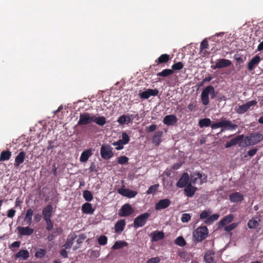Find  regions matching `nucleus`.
<instances>
[{"instance_id": "nucleus-55", "label": "nucleus", "mask_w": 263, "mask_h": 263, "mask_svg": "<svg viewBox=\"0 0 263 263\" xmlns=\"http://www.w3.org/2000/svg\"><path fill=\"white\" fill-rule=\"evenodd\" d=\"M237 226L236 223H232L231 224L225 227L224 230L226 232H230L234 230Z\"/></svg>"}, {"instance_id": "nucleus-28", "label": "nucleus", "mask_w": 263, "mask_h": 263, "mask_svg": "<svg viewBox=\"0 0 263 263\" xmlns=\"http://www.w3.org/2000/svg\"><path fill=\"white\" fill-rule=\"evenodd\" d=\"M243 137V135H239L234 138H233L229 141L227 142L226 144H225V147L226 148H229L232 146L236 145L237 144L238 142L242 140V138Z\"/></svg>"}, {"instance_id": "nucleus-17", "label": "nucleus", "mask_w": 263, "mask_h": 263, "mask_svg": "<svg viewBox=\"0 0 263 263\" xmlns=\"http://www.w3.org/2000/svg\"><path fill=\"white\" fill-rule=\"evenodd\" d=\"M163 135V132L158 130L155 133L154 136L152 138V142L155 146H158L162 142L161 137Z\"/></svg>"}, {"instance_id": "nucleus-46", "label": "nucleus", "mask_w": 263, "mask_h": 263, "mask_svg": "<svg viewBox=\"0 0 263 263\" xmlns=\"http://www.w3.org/2000/svg\"><path fill=\"white\" fill-rule=\"evenodd\" d=\"M46 251L43 249H39L37 251H36L35 253V256L36 258H43L46 254Z\"/></svg>"}, {"instance_id": "nucleus-1", "label": "nucleus", "mask_w": 263, "mask_h": 263, "mask_svg": "<svg viewBox=\"0 0 263 263\" xmlns=\"http://www.w3.org/2000/svg\"><path fill=\"white\" fill-rule=\"evenodd\" d=\"M215 89L213 86L209 85L205 87L202 91L201 94V100L203 105H207L209 103V95L211 99L215 97Z\"/></svg>"}, {"instance_id": "nucleus-35", "label": "nucleus", "mask_w": 263, "mask_h": 263, "mask_svg": "<svg viewBox=\"0 0 263 263\" xmlns=\"http://www.w3.org/2000/svg\"><path fill=\"white\" fill-rule=\"evenodd\" d=\"M234 217L233 215L230 214L227 216H226L224 218H223L222 219H221L219 222V226H223L226 225V224H228L229 223L231 222L233 220Z\"/></svg>"}, {"instance_id": "nucleus-10", "label": "nucleus", "mask_w": 263, "mask_h": 263, "mask_svg": "<svg viewBox=\"0 0 263 263\" xmlns=\"http://www.w3.org/2000/svg\"><path fill=\"white\" fill-rule=\"evenodd\" d=\"M232 62L230 60L226 59H220L217 60L215 65L211 66V68L215 70L226 68L230 66Z\"/></svg>"}, {"instance_id": "nucleus-43", "label": "nucleus", "mask_w": 263, "mask_h": 263, "mask_svg": "<svg viewBox=\"0 0 263 263\" xmlns=\"http://www.w3.org/2000/svg\"><path fill=\"white\" fill-rule=\"evenodd\" d=\"M159 186V184H156L151 186L146 191L147 194H155Z\"/></svg>"}, {"instance_id": "nucleus-2", "label": "nucleus", "mask_w": 263, "mask_h": 263, "mask_svg": "<svg viewBox=\"0 0 263 263\" xmlns=\"http://www.w3.org/2000/svg\"><path fill=\"white\" fill-rule=\"evenodd\" d=\"M209 230L206 226H200L193 232V236L195 240L198 242H201L208 236Z\"/></svg>"}, {"instance_id": "nucleus-48", "label": "nucleus", "mask_w": 263, "mask_h": 263, "mask_svg": "<svg viewBox=\"0 0 263 263\" xmlns=\"http://www.w3.org/2000/svg\"><path fill=\"white\" fill-rule=\"evenodd\" d=\"M98 241L100 245H105L107 242V237L105 235H101L99 237Z\"/></svg>"}, {"instance_id": "nucleus-38", "label": "nucleus", "mask_w": 263, "mask_h": 263, "mask_svg": "<svg viewBox=\"0 0 263 263\" xmlns=\"http://www.w3.org/2000/svg\"><path fill=\"white\" fill-rule=\"evenodd\" d=\"M219 215L218 214H214L212 215H210L209 217L206 218V219L204 220V222L206 224H212L214 221L217 220L218 218H219Z\"/></svg>"}, {"instance_id": "nucleus-45", "label": "nucleus", "mask_w": 263, "mask_h": 263, "mask_svg": "<svg viewBox=\"0 0 263 263\" xmlns=\"http://www.w3.org/2000/svg\"><path fill=\"white\" fill-rule=\"evenodd\" d=\"M212 211L210 210L203 211L200 214V219H206L211 214Z\"/></svg>"}, {"instance_id": "nucleus-64", "label": "nucleus", "mask_w": 263, "mask_h": 263, "mask_svg": "<svg viewBox=\"0 0 263 263\" xmlns=\"http://www.w3.org/2000/svg\"><path fill=\"white\" fill-rule=\"evenodd\" d=\"M179 256L182 259H186L187 258V253L184 251H181L178 253Z\"/></svg>"}, {"instance_id": "nucleus-50", "label": "nucleus", "mask_w": 263, "mask_h": 263, "mask_svg": "<svg viewBox=\"0 0 263 263\" xmlns=\"http://www.w3.org/2000/svg\"><path fill=\"white\" fill-rule=\"evenodd\" d=\"M124 144H127L130 140L129 136L125 132L122 134V139H120Z\"/></svg>"}, {"instance_id": "nucleus-34", "label": "nucleus", "mask_w": 263, "mask_h": 263, "mask_svg": "<svg viewBox=\"0 0 263 263\" xmlns=\"http://www.w3.org/2000/svg\"><path fill=\"white\" fill-rule=\"evenodd\" d=\"M93 122L100 126H103L106 123V119L104 116L96 117L93 115Z\"/></svg>"}, {"instance_id": "nucleus-6", "label": "nucleus", "mask_w": 263, "mask_h": 263, "mask_svg": "<svg viewBox=\"0 0 263 263\" xmlns=\"http://www.w3.org/2000/svg\"><path fill=\"white\" fill-rule=\"evenodd\" d=\"M150 214L147 212L137 216L134 221V227L137 228L138 227H143L145 224Z\"/></svg>"}, {"instance_id": "nucleus-27", "label": "nucleus", "mask_w": 263, "mask_h": 263, "mask_svg": "<svg viewBox=\"0 0 263 263\" xmlns=\"http://www.w3.org/2000/svg\"><path fill=\"white\" fill-rule=\"evenodd\" d=\"M92 155V152L91 149H86L82 153L80 158V161L81 162H86Z\"/></svg>"}, {"instance_id": "nucleus-5", "label": "nucleus", "mask_w": 263, "mask_h": 263, "mask_svg": "<svg viewBox=\"0 0 263 263\" xmlns=\"http://www.w3.org/2000/svg\"><path fill=\"white\" fill-rule=\"evenodd\" d=\"M100 154L103 159H110L114 156L112 148L109 145L104 144L101 147Z\"/></svg>"}, {"instance_id": "nucleus-49", "label": "nucleus", "mask_w": 263, "mask_h": 263, "mask_svg": "<svg viewBox=\"0 0 263 263\" xmlns=\"http://www.w3.org/2000/svg\"><path fill=\"white\" fill-rule=\"evenodd\" d=\"M204 259L206 263H214V259L211 253H206Z\"/></svg>"}, {"instance_id": "nucleus-24", "label": "nucleus", "mask_w": 263, "mask_h": 263, "mask_svg": "<svg viewBox=\"0 0 263 263\" xmlns=\"http://www.w3.org/2000/svg\"><path fill=\"white\" fill-rule=\"evenodd\" d=\"M126 222L125 219H120L118 220L115 225V231L117 233L122 232L125 227Z\"/></svg>"}, {"instance_id": "nucleus-47", "label": "nucleus", "mask_w": 263, "mask_h": 263, "mask_svg": "<svg viewBox=\"0 0 263 263\" xmlns=\"http://www.w3.org/2000/svg\"><path fill=\"white\" fill-rule=\"evenodd\" d=\"M183 66H184L183 64L181 62H179L174 64L172 66V69L173 71L174 70H180L183 68Z\"/></svg>"}, {"instance_id": "nucleus-41", "label": "nucleus", "mask_w": 263, "mask_h": 263, "mask_svg": "<svg viewBox=\"0 0 263 263\" xmlns=\"http://www.w3.org/2000/svg\"><path fill=\"white\" fill-rule=\"evenodd\" d=\"M175 243L180 247H183L186 243L182 236H179L175 240Z\"/></svg>"}, {"instance_id": "nucleus-53", "label": "nucleus", "mask_w": 263, "mask_h": 263, "mask_svg": "<svg viewBox=\"0 0 263 263\" xmlns=\"http://www.w3.org/2000/svg\"><path fill=\"white\" fill-rule=\"evenodd\" d=\"M128 161V158L125 156H122L118 158V163L120 164H125Z\"/></svg>"}, {"instance_id": "nucleus-13", "label": "nucleus", "mask_w": 263, "mask_h": 263, "mask_svg": "<svg viewBox=\"0 0 263 263\" xmlns=\"http://www.w3.org/2000/svg\"><path fill=\"white\" fill-rule=\"evenodd\" d=\"M171 204V201L169 199H161L155 204V210L158 211L166 209Z\"/></svg>"}, {"instance_id": "nucleus-51", "label": "nucleus", "mask_w": 263, "mask_h": 263, "mask_svg": "<svg viewBox=\"0 0 263 263\" xmlns=\"http://www.w3.org/2000/svg\"><path fill=\"white\" fill-rule=\"evenodd\" d=\"M112 144L114 146H117V147H116V149L117 150L122 149L124 147V144L120 140H119L116 142H114V143H112Z\"/></svg>"}, {"instance_id": "nucleus-22", "label": "nucleus", "mask_w": 263, "mask_h": 263, "mask_svg": "<svg viewBox=\"0 0 263 263\" xmlns=\"http://www.w3.org/2000/svg\"><path fill=\"white\" fill-rule=\"evenodd\" d=\"M260 61V58L259 56L256 55L253 57L252 60L249 62L248 65V69L249 71L253 70L255 67L257 66Z\"/></svg>"}, {"instance_id": "nucleus-9", "label": "nucleus", "mask_w": 263, "mask_h": 263, "mask_svg": "<svg viewBox=\"0 0 263 263\" xmlns=\"http://www.w3.org/2000/svg\"><path fill=\"white\" fill-rule=\"evenodd\" d=\"M207 176L205 175H202L199 172H194L191 175V179L189 183L191 184H195L198 179H200V183L202 184L203 182L206 181Z\"/></svg>"}, {"instance_id": "nucleus-33", "label": "nucleus", "mask_w": 263, "mask_h": 263, "mask_svg": "<svg viewBox=\"0 0 263 263\" xmlns=\"http://www.w3.org/2000/svg\"><path fill=\"white\" fill-rule=\"evenodd\" d=\"M76 237L77 235L74 234H73L70 237L69 236L63 247L65 249L70 248L73 243V240L76 239Z\"/></svg>"}, {"instance_id": "nucleus-25", "label": "nucleus", "mask_w": 263, "mask_h": 263, "mask_svg": "<svg viewBox=\"0 0 263 263\" xmlns=\"http://www.w3.org/2000/svg\"><path fill=\"white\" fill-rule=\"evenodd\" d=\"M82 211L83 213L87 214H92L94 213L95 209L92 208L91 203L85 202L82 206Z\"/></svg>"}, {"instance_id": "nucleus-3", "label": "nucleus", "mask_w": 263, "mask_h": 263, "mask_svg": "<svg viewBox=\"0 0 263 263\" xmlns=\"http://www.w3.org/2000/svg\"><path fill=\"white\" fill-rule=\"evenodd\" d=\"M93 115L88 112H83L80 114L79 120L77 125H86L93 122Z\"/></svg>"}, {"instance_id": "nucleus-32", "label": "nucleus", "mask_w": 263, "mask_h": 263, "mask_svg": "<svg viewBox=\"0 0 263 263\" xmlns=\"http://www.w3.org/2000/svg\"><path fill=\"white\" fill-rule=\"evenodd\" d=\"M12 153L9 151H3L0 154V161H5L10 159Z\"/></svg>"}, {"instance_id": "nucleus-36", "label": "nucleus", "mask_w": 263, "mask_h": 263, "mask_svg": "<svg viewBox=\"0 0 263 263\" xmlns=\"http://www.w3.org/2000/svg\"><path fill=\"white\" fill-rule=\"evenodd\" d=\"M128 243L124 241H117L115 242L114 245L112 247V249L114 250L120 249L124 247H126Z\"/></svg>"}, {"instance_id": "nucleus-4", "label": "nucleus", "mask_w": 263, "mask_h": 263, "mask_svg": "<svg viewBox=\"0 0 263 263\" xmlns=\"http://www.w3.org/2000/svg\"><path fill=\"white\" fill-rule=\"evenodd\" d=\"M257 103V101L255 100L248 101L242 105L236 106L235 107V110L238 114H245L251 106L256 105Z\"/></svg>"}, {"instance_id": "nucleus-19", "label": "nucleus", "mask_w": 263, "mask_h": 263, "mask_svg": "<svg viewBox=\"0 0 263 263\" xmlns=\"http://www.w3.org/2000/svg\"><path fill=\"white\" fill-rule=\"evenodd\" d=\"M238 125L233 124L231 121L226 119L222 120V128L223 130H234L237 128Z\"/></svg>"}, {"instance_id": "nucleus-8", "label": "nucleus", "mask_w": 263, "mask_h": 263, "mask_svg": "<svg viewBox=\"0 0 263 263\" xmlns=\"http://www.w3.org/2000/svg\"><path fill=\"white\" fill-rule=\"evenodd\" d=\"M246 139L249 145H255L263 139V135L259 133H252Z\"/></svg>"}, {"instance_id": "nucleus-37", "label": "nucleus", "mask_w": 263, "mask_h": 263, "mask_svg": "<svg viewBox=\"0 0 263 263\" xmlns=\"http://www.w3.org/2000/svg\"><path fill=\"white\" fill-rule=\"evenodd\" d=\"M198 124L201 128L209 127L211 124V120L209 118H203L199 120Z\"/></svg>"}, {"instance_id": "nucleus-16", "label": "nucleus", "mask_w": 263, "mask_h": 263, "mask_svg": "<svg viewBox=\"0 0 263 263\" xmlns=\"http://www.w3.org/2000/svg\"><path fill=\"white\" fill-rule=\"evenodd\" d=\"M53 212V206L51 204H48L44 207L42 210V215L44 220L51 219Z\"/></svg>"}, {"instance_id": "nucleus-23", "label": "nucleus", "mask_w": 263, "mask_h": 263, "mask_svg": "<svg viewBox=\"0 0 263 263\" xmlns=\"http://www.w3.org/2000/svg\"><path fill=\"white\" fill-rule=\"evenodd\" d=\"M229 199L232 202H241L243 199V196L239 192H235L229 195Z\"/></svg>"}, {"instance_id": "nucleus-39", "label": "nucleus", "mask_w": 263, "mask_h": 263, "mask_svg": "<svg viewBox=\"0 0 263 263\" xmlns=\"http://www.w3.org/2000/svg\"><path fill=\"white\" fill-rule=\"evenodd\" d=\"M174 71L171 69H165L163 70L161 72H158L157 75L159 77H167L173 74Z\"/></svg>"}, {"instance_id": "nucleus-20", "label": "nucleus", "mask_w": 263, "mask_h": 263, "mask_svg": "<svg viewBox=\"0 0 263 263\" xmlns=\"http://www.w3.org/2000/svg\"><path fill=\"white\" fill-rule=\"evenodd\" d=\"M197 191V188L196 187L193 186L192 184L189 183L184 189V193L187 197H192Z\"/></svg>"}, {"instance_id": "nucleus-30", "label": "nucleus", "mask_w": 263, "mask_h": 263, "mask_svg": "<svg viewBox=\"0 0 263 263\" xmlns=\"http://www.w3.org/2000/svg\"><path fill=\"white\" fill-rule=\"evenodd\" d=\"M33 215V210H32L31 209H29L28 210H27L24 218V221L26 222V224H27L28 226H30L32 223Z\"/></svg>"}, {"instance_id": "nucleus-18", "label": "nucleus", "mask_w": 263, "mask_h": 263, "mask_svg": "<svg viewBox=\"0 0 263 263\" xmlns=\"http://www.w3.org/2000/svg\"><path fill=\"white\" fill-rule=\"evenodd\" d=\"M176 116L173 115H166L163 119V122L164 124L170 126L175 124L177 122Z\"/></svg>"}, {"instance_id": "nucleus-63", "label": "nucleus", "mask_w": 263, "mask_h": 263, "mask_svg": "<svg viewBox=\"0 0 263 263\" xmlns=\"http://www.w3.org/2000/svg\"><path fill=\"white\" fill-rule=\"evenodd\" d=\"M211 126L212 129H216L219 127L222 128V120L220 122L213 123L212 125L211 124Z\"/></svg>"}, {"instance_id": "nucleus-40", "label": "nucleus", "mask_w": 263, "mask_h": 263, "mask_svg": "<svg viewBox=\"0 0 263 263\" xmlns=\"http://www.w3.org/2000/svg\"><path fill=\"white\" fill-rule=\"evenodd\" d=\"M83 196L86 201H91L93 199V196L91 192L88 190L84 191Z\"/></svg>"}, {"instance_id": "nucleus-57", "label": "nucleus", "mask_w": 263, "mask_h": 263, "mask_svg": "<svg viewBox=\"0 0 263 263\" xmlns=\"http://www.w3.org/2000/svg\"><path fill=\"white\" fill-rule=\"evenodd\" d=\"M209 45L208 44V41L205 39L202 41V42L200 44V49L201 50H204L206 49L209 48Z\"/></svg>"}, {"instance_id": "nucleus-58", "label": "nucleus", "mask_w": 263, "mask_h": 263, "mask_svg": "<svg viewBox=\"0 0 263 263\" xmlns=\"http://www.w3.org/2000/svg\"><path fill=\"white\" fill-rule=\"evenodd\" d=\"M15 210L14 209H11L7 211V216L8 218H12L15 216Z\"/></svg>"}, {"instance_id": "nucleus-11", "label": "nucleus", "mask_w": 263, "mask_h": 263, "mask_svg": "<svg viewBox=\"0 0 263 263\" xmlns=\"http://www.w3.org/2000/svg\"><path fill=\"white\" fill-rule=\"evenodd\" d=\"M159 93L157 89H148L147 90L139 93V96L142 99H147L151 96H156Z\"/></svg>"}, {"instance_id": "nucleus-54", "label": "nucleus", "mask_w": 263, "mask_h": 263, "mask_svg": "<svg viewBox=\"0 0 263 263\" xmlns=\"http://www.w3.org/2000/svg\"><path fill=\"white\" fill-rule=\"evenodd\" d=\"M191 216L190 214L184 213L182 214L181 220L182 222H187L191 220Z\"/></svg>"}, {"instance_id": "nucleus-56", "label": "nucleus", "mask_w": 263, "mask_h": 263, "mask_svg": "<svg viewBox=\"0 0 263 263\" xmlns=\"http://www.w3.org/2000/svg\"><path fill=\"white\" fill-rule=\"evenodd\" d=\"M44 220L46 221V222L47 223V226H46L47 230H48V231L51 230L53 229V222L51 221V219H46V220Z\"/></svg>"}, {"instance_id": "nucleus-14", "label": "nucleus", "mask_w": 263, "mask_h": 263, "mask_svg": "<svg viewBox=\"0 0 263 263\" xmlns=\"http://www.w3.org/2000/svg\"><path fill=\"white\" fill-rule=\"evenodd\" d=\"M118 193L124 197L133 198L137 194V192L128 189L120 188L118 190Z\"/></svg>"}, {"instance_id": "nucleus-26", "label": "nucleus", "mask_w": 263, "mask_h": 263, "mask_svg": "<svg viewBox=\"0 0 263 263\" xmlns=\"http://www.w3.org/2000/svg\"><path fill=\"white\" fill-rule=\"evenodd\" d=\"M152 241H157L163 238L164 236V233L162 231H155L150 234Z\"/></svg>"}, {"instance_id": "nucleus-31", "label": "nucleus", "mask_w": 263, "mask_h": 263, "mask_svg": "<svg viewBox=\"0 0 263 263\" xmlns=\"http://www.w3.org/2000/svg\"><path fill=\"white\" fill-rule=\"evenodd\" d=\"M170 60V55L167 54H161L156 61L155 63L158 65L159 64L166 63Z\"/></svg>"}, {"instance_id": "nucleus-60", "label": "nucleus", "mask_w": 263, "mask_h": 263, "mask_svg": "<svg viewBox=\"0 0 263 263\" xmlns=\"http://www.w3.org/2000/svg\"><path fill=\"white\" fill-rule=\"evenodd\" d=\"M160 261V258L158 257H156L148 259L146 263H159Z\"/></svg>"}, {"instance_id": "nucleus-52", "label": "nucleus", "mask_w": 263, "mask_h": 263, "mask_svg": "<svg viewBox=\"0 0 263 263\" xmlns=\"http://www.w3.org/2000/svg\"><path fill=\"white\" fill-rule=\"evenodd\" d=\"M117 122L121 125L127 124V120L126 115H123L121 116L117 120Z\"/></svg>"}, {"instance_id": "nucleus-42", "label": "nucleus", "mask_w": 263, "mask_h": 263, "mask_svg": "<svg viewBox=\"0 0 263 263\" xmlns=\"http://www.w3.org/2000/svg\"><path fill=\"white\" fill-rule=\"evenodd\" d=\"M258 225V222L254 218L250 219L248 222V226L250 229H255Z\"/></svg>"}, {"instance_id": "nucleus-21", "label": "nucleus", "mask_w": 263, "mask_h": 263, "mask_svg": "<svg viewBox=\"0 0 263 263\" xmlns=\"http://www.w3.org/2000/svg\"><path fill=\"white\" fill-rule=\"evenodd\" d=\"M26 154L24 151H22L16 156L14 161V166L18 167L22 164L25 159Z\"/></svg>"}, {"instance_id": "nucleus-7", "label": "nucleus", "mask_w": 263, "mask_h": 263, "mask_svg": "<svg viewBox=\"0 0 263 263\" xmlns=\"http://www.w3.org/2000/svg\"><path fill=\"white\" fill-rule=\"evenodd\" d=\"M134 210L132 206L129 203L123 204L118 211V215L120 217H126L132 215Z\"/></svg>"}, {"instance_id": "nucleus-61", "label": "nucleus", "mask_w": 263, "mask_h": 263, "mask_svg": "<svg viewBox=\"0 0 263 263\" xmlns=\"http://www.w3.org/2000/svg\"><path fill=\"white\" fill-rule=\"evenodd\" d=\"M257 150L258 149L255 148L249 151L247 153V155H245V157H247V155L250 157H253L256 154Z\"/></svg>"}, {"instance_id": "nucleus-44", "label": "nucleus", "mask_w": 263, "mask_h": 263, "mask_svg": "<svg viewBox=\"0 0 263 263\" xmlns=\"http://www.w3.org/2000/svg\"><path fill=\"white\" fill-rule=\"evenodd\" d=\"M126 116L127 120V124L132 122V121L135 119H136L137 120H138L139 119V115L138 113L135 114H127L126 115Z\"/></svg>"}, {"instance_id": "nucleus-12", "label": "nucleus", "mask_w": 263, "mask_h": 263, "mask_svg": "<svg viewBox=\"0 0 263 263\" xmlns=\"http://www.w3.org/2000/svg\"><path fill=\"white\" fill-rule=\"evenodd\" d=\"M18 235L20 236H30L34 233V229L29 226L25 227L18 226L17 227Z\"/></svg>"}, {"instance_id": "nucleus-59", "label": "nucleus", "mask_w": 263, "mask_h": 263, "mask_svg": "<svg viewBox=\"0 0 263 263\" xmlns=\"http://www.w3.org/2000/svg\"><path fill=\"white\" fill-rule=\"evenodd\" d=\"M86 238V236L84 234H81L79 235L78 238L77 240V242L78 244H81Z\"/></svg>"}, {"instance_id": "nucleus-62", "label": "nucleus", "mask_w": 263, "mask_h": 263, "mask_svg": "<svg viewBox=\"0 0 263 263\" xmlns=\"http://www.w3.org/2000/svg\"><path fill=\"white\" fill-rule=\"evenodd\" d=\"M157 128V125L155 124H152L149 126L146 127V131L147 133L152 132L154 131Z\"/></svg>"}, {"instance_id": "nucleus-15", "label": "nucleus", "mask_w": 263, "mask_h": 263, "mask_svg": "<svg viewBox=\"0 0 263 263\" xmlns=\"http://www.w3.org/2000/svg\"><path fill=\"white\" fill-rule=\"evenodd\" d=\"M189 176L187 173H184L178 181L177 182L176 185L179 188H182L185 187L189 183Z\"/></svg>"}, {"instance_id": "nucleus-29", "label": "nucleus", "mask_w": 263, "mask_h": 263, "mask_svg": "<svg viewBox=\"0 0 263 263\" xmlns=\"http://www.w3.org/2000/svg\"><path fill=\"white\" fill-rule=\"evenodd\" d=\"M29 257V253L27 250H21L15 255V258L26 260Z\"/></svg>"}]
</instances>
